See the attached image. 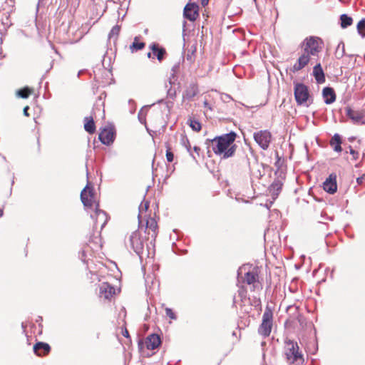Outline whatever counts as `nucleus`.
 I'll use <instances>...</instances> for the list:
<instances>
[{
	"label": "nucleus",
	"mask_w": 365,
	"mask_h": 365,
	"mask_svg": "<svg viewBox=\"0 0 365 365\" xmlns=\"http://www.w3.org/2000/svg\"><path fill=\"white\" fill-rule=\"evenodd\" d=\"M180 68V63H175L172 68V74L170 78V83H172L171 78H175V73L179 71Z\"/></svg>",
	"instance_id": "e433bc0d"
},
{
	"label": "nucleus",
	"mask_w": 365,
	"mask_h": 365,
	"mask_svg": "<svg viewBox=\"0 0 365 365\" xmlns=\"http://www.w3.org/2000/svg\"><path fill=\"white\" fill-rule=\"evenodd\" d=\"M51 347L48 344L45 342H37L34 346V351L38 356H43L49 353Z\"/></svg>",
	"instance_id": "a211bd4d"
},
{
	"label": "nucleus",
	"mask_w": 365,
	"mask_h": 365,
	"mask_svg": "<svg viewBox=\"0 0 365 365\" xmlns=\"http://www.w3.org/2000/svg\"><path fill=\"white\" fill-rule=\"evenodd\" d=\"M161 344V340L159 335L152 334L149 335L145 340V345L148 349L153 350L158 348Z\"/></svg>",
	"instance_id": "2eb2a0df"
},
{
	"label": "nucleus",
	"mask_w": 365,
	"mask_h": 365,
	"mask_svg": "<svg viewBox=\"0 0 365 365\" xmlns=\"http://www.w3.org/2000/svg\"><path fill=\"white\" fill-rule=\"evenodd\" d=\"M363 180H364V176H361V177H359V178H358L356 179V182H357V183H358L359 185L362 184V183H363Z\"/></svg>",
	"instance_id": "79ce46f5"
},
{
	"label": "nucleus",
	"mask_w": 365,
	"mask_h": 365,
	"mask_svg": "<svg viewBox=\"0 0 365 365\" xmlns=\"http://www.w3.org/2000/svg\"><path fill=\"white\" fill-rule=\"evenodd\" d=\"M145 43L143 42H138L137 41V37L135 38L134 42L132 43V45L130 46L132 51L140 50L143 48H144Z\"/></svg>",
	"instance_id": "473e14b6"
},
{
	"label": "nucleus",
	"mask_w": 365,
	"mask_h": 365,
	"mask_svg": "<svg viewBox=\"0 0 365 365\" xmlns=\"http://www.w3.org/2000/svg\"><path fill=\"white\" fill-rule=\"evenodd\" d=\"M309 60H310L309 55H308L307 53H305L304 52L303 54H302L299 56L297 62L293 66V67L292 68V72L295 73L297 71L302 70L303 68H304L308 64V63L309 62Z\"/></svg>",
	"instance_id": "dca6fc26"
},
{
	"label": "nucleus",
	"mask_w": 365,
	"mask_h": 365,
	"mask_svg": "<svg viewBox=\"0 0 365 365\" xmlns=\"http://www.w3.org/2000/svg\"><path fill=\"white\" fill-rule=\"evenodd\" d=\"M199 6L195 3H187L183 11L184 17L190 21H195L199 16Z\"/></svg>",
	"instance_id": "1a4fd4ad"
},
{
	"label": "nucleus",
	"mask_w": 365,
	"mask_h": 365,
	"mask_svg": "<svg viewBox=\"0 0 365 365\" xmlns=\"http://www.w3.org/2000/svg\"><path fill=\"white\" fill-rule=\"evenodd\" d=\"M294 94L295 100L298 105H302L306 103L309 98L308 87L304 83H294Z\"/></svg>",
	"instance_id": "423d86ee"
},
{
	"label": "nucleus",
	"mask_w": 365,
	"mask_h": 365,
	"mask_svg": "<svg viewBox=\"0 0 365 365\" xmlns=\"http://www.w3.org/2000/svg\"><path fill=\"white\" fill-rule=\"evenodd\" d=\"M81 73V71H79V72H78V76H80Z\"/></svg>",
	"instance_id": "864d4df0"
},
{
	"label": "nucleus",
	"mask_w": 365,
	"mask_h": 365,
	"mask_svg": "<svg viewBox=\"0 0 365 365\" xmlns=\"http://www.w3.org/2000/svg\"><path fill=\"white\" fill-rule=\"evenodd\" d=\"M166 315L171 319H176V315L170 308L165 309Z\"/></svg>",
	"instance_id": "4c0bfd02"
},
{
	"label": "nucleus",
	"mask_w": 365,
	"mask_h": 365,
	"mask_svg": "<svg viewBox=\"0 0 365 365\" xmlns=\"http://www.w3.org/2000/svg\"><path fill=\"white\" fill-rule=\"evenodd\" d=\"M195 52V49L192 51L191 52H188L186 56V59L190 61V63L194 61V53Z\"/></svg>",
	"instance_id": "58836bf2"
},
{
	"label": "nucleus",
	"mask_w": 365,
	"mask_h": 365,
	"mask_svg": "<svg viewBox=\"0 0 365 365\" xmlns=\"http://www.w3.org/2000/svg\"><path fill=\"white\" fill-rule=\"evenodd\" d=\"M198 88L196 84H190L185 91L183 98L188 101H192L193 98L197 94Z\"/></svg>",
	"instance_id": "4be33fe9"
},
{
	"label": "nucleus",
	"mask_w": 365,
	"mask_h": 365,
	"mask_svg": "<svg viewBox=\"0 0 365 365\" xmlns=\"http://www.w3.org/2000/svg\"><path fill=\"white\" fill-rule=\"evenodd\" d=\"M285 356L289 364L302 365L304 363L303 354L299 351L298 344L292 340L285 341Z\"/></svg>",
	"instance_id": "7ed1b4c3"
},
{
	"label": "nucleus",
	"mask_w": 365,
	"mask_h": 365,
	"mask_svg": "<svg viewBox=\"0 0 365 365\" xmlns=\"http://www.w3.org/2000/svg\"><path fill=\"white\" fill-rule=\"evenodd\" d=\"M255 2H256L257 0H253Z\"/></svg>",
	"instance_id": "6e6d98bb"
},
{
	"label": "nucleus",
	"mask_w": 365,
	"mask_h": 365,
	"mask_svg": "<svg viewBox=\"0 0 365 365\" xmlns=\"http://www.w3.org/2000/svg\"><path fill=\"white\" fill-rule=\"evenodd\" d=\"M237 134L234 131L217 136L210 140V146L216 155H222L226 159L232 157L236 150V145L233 143L235 140Z\"/></svg>",
	"instance_id": "f257e3e1"
},
{
	"label": "nucleus",
	"mask_w": 365,
	"mask_h": 365,
	"mask_svg": "<svg viewBox=\"0 0 365 365\" xmlns=\"http://www.w3.org/2000/svg\"><path fill=\"white\" fill-rule=\"evenodd\" d=\"M150 49L152 50L154 55L157 56V58L159 61H161L166 53L165 49L163 47L160 48L158 44L156 43H153L150 46Z\"/></svg>",
	"instance_id": "5701e85b"
},
{
	"label": "nucleus",
	"mask_w": 365,
	"mask_h": 365,
	"mask_svg": "<svg viewBox=\"0 0 365 365\" xmlns=\"http://www.w3.org/2000/svg\"><path fill=\"white\" fill-rule=\"evenodd\" d=\"M32 90L29 88V87H24L23 88H21L16 91V96L19 98H27L29 95L31 94Z\"/></svg>",
	"instance_id": "c85d7f7f"
},
{
	"label": "nucleus",
	"mask_w": 365,
	"mask_h": 365,
	"mask_svg": "<svg viewBox=\"0 0 365 365\" xmlns=\"http://www.w3.org/2000/svg\"><path fill=\"white\" fill-rule=\"evenodd\" d=\"M272 135L268 130H259L254 133V139L259 146L267 150L271 142Z\"/></svg>",
	"instance_id": "6e6552de"
},
{
	"label": "nucleus",
	"mask_w": 365,
	"mask_h": 365,
	"mask_svg": "<svg viewBox=\"0 0 365 365\" xmlns=\"http://www.w3.org/2000/svg\"><path fill=\"white\" fill-rule=\"evenodd\" d=\"M146 237L145 233L143 234L140 230L133 232L128 240L130 247L135 252V253L143 259V257H149L148 250H145V243Z\"/></svg>",
	"instance_id": "f03ea898"
},
{
	"label": "nucleus",
	"mask_w": 365,
	"mask_h": 365,
	"mask_svg": "<svg viewBox=\"0 0 365 365\" xmlns=\"http://www.w3.org/2000/svg\"><path fill=\"white\" fill-rule=\"evenodd\" d=\"M272 312L271 309L267 307L262 316V324L258 329V333L264 337L268 336L271 333L272 327Z\"/></svg>",
	"instance_id": "39448f33"
},
{
	"label": "nucleus",
	"mask_w": 365,
	"mask_h": 365,
	"mask_svg": "<svg viewBox=\"0 0 365 365\" xmlns=\"http://www.w3.org/2000/svg\"><path fill=\"white\" fill-rule=\"evenodd\" d=\"M353 23V19L346 14L340 16V26L342 29H346Z\"/></svg>",
	"instance_id": "bb28decb"
},
{
	"label": "nucleus",
	"mask_w": 365,
	"mask_h": 365,
	"mask_svg": "<svg viewBox=\"0 0 365 365\" xmlns=\"http://www.w3.org/2000/svg\"><path fill=\"white\" fill-rule=\"evenodd\" d=\"M138 119L141 123H145V118H143V108L140 110V111L138 113Z\"/></svg>",
	"instance_id": "a19ab883"
},
{
	"label": "nucleus",
	"mask_w": 365,
	"mask_h": 365,
	"mask_svg": "<svg viewBox=\"0 0 365 365\" xmlns=\"http://www.w3.org/2000/svg\"><path fill=\"white\" fill-rule=\"evenodd\" d=\"M188 124L194 131L198 132L202 128L201 123L195 118H190L188 120Z\"/></svg>",
	"instance_id": "c756f323"
},
{
	"label": "nucleus",
	"mask_w": 365,
	"mask_h": 365,
	"mask_svg": "<svg viewBox=\"0 0 365 365\" xmlns=\"http://www.w3.org/2000/svg\"><path fill=\"white\" fill-rule=\"evenodd\" d=\"M181 143L183 146L185 147L187 152L190 153V154L192 155V157L195 159V157L193 156V155L191 153V146L189 142V140L186 137H182L181 139Z\"/></svg>",
	"instance_id": "f704fd0d"
},
{
	"label": "nucleus",
	"mask_w": 365,
	"mask_h": 365,
	"mask_svg": "<svg viewBox=\"0 0 365 365\" xmlns=\"http://www.w3.org/2000/svg\"><path fill=\"white\" fill-rule=\"evenodd\" d=\"M346 115L352 120L354 123H364V115L362 113L354 110L349 107L346 108Z\"/></svg>",
	"instance_id": "f3484780"
},
{
	"label": "nucleus",
	"mask_w": 365,
	"mask_h": 365,
	"mask_svg": "<svg viewBox=\"0 0 365 365\" xmlns=\"http://www.w3.org/2000/svg\"><path fill=\"white\" fill-rule=\"evenodd\" d=\"M193 150L199 155V151L200 150V148L198 146H194Z\"/></svg>",
	"instance_id": "de8ad7c7"
},
{
	"label": "nucleus",
	"mask_w": 365,
	"mask_h": 365,
	"mask_svg": "<svg viewBox=\"0 0 365 365\" xmlns=\"http://www.w3.org/2000/svg\"><path fill=\"white\" fill-rule=\"evenodd\" d=\"M120 27L118 25L114 26L108 34L109 39L115 40L120 33Z\"/></svg>",
	"instance_id": "2f4dec72"
},
{
	"label": "nucleus",
	"mask_w": 365,
	"mask_h": 365,
	"mask_svg": "<svg viewBox=\"0 0 365 365\" xmlns=\"http://www.w3.org/2000/svg\"><path fill=\"white\" fill-rule=\"evenodd\" d=\"M357 31L362 38H365V18L362 19L357 24Z\"/></svg>",
	"instance_id": "7c9ffc66"
},
{
	"label": "nucleus",
	"mask_w": 365,
	"mask_h": 365,
	"mask_svg": "<svg viewBox=\"0 0 365 365\" xmlns=\"http://www.w3.org/2000/svg\"><path fill=\"white\" fill-rule=\"evenodd\" d=\"M99 140L106 145L112 144L115 139V133L112 128H105L98 135Z\"/></svg>",
	"instance_id": "9b49d317"
},
{
	"label": "nucleus",
	"mask_w": 365,
	"mask_h": 365,
	"mask_svg": "<svg viewBox=\"0 0 365 365\" xmlns=\"http://www.w3.org/2000/svg\"><path fill=\"white\" fill-rule=\"evenodd\" d=\"M175 94V92L174 91L173 93L172 92V91L170 89L168 90V95L170 96V97H173Z\"/></svg>",
	"instance_id": "49530a36"
},
{
	"label": "nucleus",
	"mask_w": 365,
	"mask_h": 365,
	"mask_svg": "<svg viewBox=\"0 0 365 365\" xmlns=\"http://www.w3.org/2000/svg\"><path fill=\"white\" fill-rule=\"evenodd\" d=\"M146 229L153 232L151 237L154 240L157 236L158 224L154 218H149L146 222Z\"/></svg>",
	"instance_id": "393cba45"
},
{
	"label": "nucleus",
	"mask_w": 365,
	"mask_h": 365,
	"mask_svg": "<svg viewBox=\"0 0 365 365\" xmlns=\"http://www.w3.org/2000/svg\"><path fill=\"white\" fill-rule=\"evenodd\" d=\"M313 75L317 83L325 82V76L320 63L317 64L313 68Z\"/></svg>",
	"instance_id": "412c9836"
},
{
	"label": "nucleus",
	"mask_w": 365,
	"mask_h": 365,
	"mask_svg": "<svg viewBox=\"0 0 365 365\" xmlns=\"http://www.w3.org/2000/svg\"><path fill=\"white\" fill-rule=\"evenodd\" d=\"M93 189L87 185L81 192V200L85 207H92Z\"/></svg>",
	"instance_id": "9d476101"
},
{
	"label": "nucleus",
	"mask_w": 365,
	"mask_h": 365,
	"mask_svg": "<svg viewBox=\"0 0 365 365\" xmlns=\"http://www.w3.org/2000/svg\"><path fill=\"white\" fill-rule=\"evenodd\" d=\"M148 56L149 58H150V56H151V53H148Z\"/></svg>",
	"instance_id": "603ef678"
},
{
	"label": "nucleus",
	"mask_w": 365,
	"mask_h": 365,
	"mask_svg": "<svg viewBox=\"0 0 365 365\" xmlns=\"http://www.w3.org/2000/svg\"><path fill=\"white\" fill-rule=\"evenodd\" d=\"M324 190L329 193L334 194L337 190L336 176L334 174H331L323 183Z\"/></svg>",
	"instance_id": "ddd939ff"
},
{
	"label": "nucleus",
	"mask_w": 365,
	"mask_h": 365,
	"mask_svg": "<svg viewBox=\"0 0 365 365\" xmlns=\"http://www.w3.org/2000/svg\"><path fill=\"white\" fill-rule=\"evenodd\" d=\"M222 99L224 101H228L231 100L232 98H231L230 96L226 94V95H225V96Z\"/></svg>",
	"instance_id": "c03bdc74"
},
{
	"label": "nucleus",
	"mask_w": 365,
	"mask_h": 365,
	"mask_svg": "<svg viewBox=\"0 0 365 365\" xmlns=\"http://www.w3.org/2000/svg\"><path fill=\"white\" fill-rule=\"evenodd\" d=\"M319 41V38L314 36L307 38L304 41V52L309 56H317L320 51Z\"/></svg>",
	"instance_id": "0eeeda50"
},
{
	"label": "nucleus",
	"mask_w": 365,
	"mask_h": 365,
	"mask_svg": "<svg viewBox=\"0 0 365 365\" xmlns=\"http://www.w3.org/2000/svg\"><path fill=\"white\" fill-rule=\"evenodd\" d=\"M344 55V43H340L338 45L337 49L335 53V56L336 58L339 59L342 58Z\"/></svg>",
	"instance_id": "72a5a7b5"
},
{
	"label": "nucleus",
	"mask_w": 365,
	"mask_h": 365,
	"mask_svg": "<svg viewBox=\"0 0 365 365\" xmlns=\"http://www.w3.org/2000/svg\"><path fill=\"white\" fill-rule=\"evenodd\" d=\"M362 176H364V178H365V173Z\"/></svg>",
	"instance_id": "5fc2aeb1"
},
{
	"label": "nucleus",
	"mask_w": 365,
	"mask_h": 365,
	"mask_svg": "<svg viewBox=\"0 0 365 365\" xmlns=\"http://www.w3.org/2000/svg\"><path fill=\"white\" fill-rule=\"evenodd\" d=\"M3 215V210H0V217Z\"/></svg>",
	"instance_id": "3c124183"
},
{
	"label": "nucleus",
	"mask_w": 365,
	"mask_h": 365,
	"mask_svg": "<svg viewBox=\"0 0 365 365\" xmlns=\"http://www.w3.org/2000/svg\"><path fill=\"white\" fill-rule=\"evenodd\" d=\"M283 182L280 179H275L269 187V191L272 194L273 199L277 197L282 190Z\"/></svg>",
	"instance_id": "aec40b11"
},
{
	"label": "nucleus",
	"mask_w": 365,
	"mask_h": 365,
	"mask_svg": "<svg viewBox=\"0 0 365 365\" xmlns=\"http://www.w3.org/2000/svg\"><path fill=\"white\" fill-rule=\"evenodd\" d=\"M245 160L252 178L260 179L264 175V165L258 162L257 157L252 152H250V155H245Z\"/></svg>",
	"instance_id": "20e7f679"
},
{
	"label": "nucleus",
	"mask_w": 365,
	"mask_h": 365,
	"mask_svg": "<svg viewBox=\"0 0 365 365\" xmlns=\"http://www.w3.org/2000/svg\"><path fill=\"white\" fill-rule=\"evenodd\" d=\"M322 95L326 104H331L336 101L334 90L331 87H325L322 90Z\"/></svg>",
	"instance_id": "6ab92c4d"
},
{
	"label": "nucleus",
	"mask_w": 365,
	"mask_h": 365,
	"mask_svg": "<svg viewBox=\"0 0 365 365\" xmlns=\"http://www.w3.org/2000/svg\"><path fill=\"white\" fill-rule=\"evenodd\" d=\"M123 335L126 338L129 337V333L126 329L124 331H123Z\"/></svg>",
	"instance_id": "a18cd8bd"
},
{
	"label": "nucleus",
	"mask_w": 365,
	"mask_h": 365,
	"mask_svg": "<svg viewBox=\"0 0 365 365\" xmlns=\"http://www.w3.org/2000/svg\"><path fill=\"white\" fill-rule=\"evenodd\" d=\"M258 275L255 272H247L245 276V282L247 284H252L257 281Z\"/></svg>",
	"instance_id": "cd10ccee"
},
{
	"label": "nucleus",
	"mask_w": 365,
	"mask_h": 365,
	"mask_svg": "<svg viewBox=\"0 0 365 365\" xmlns=\"http://www.w3.org/2000/svg\"><path fill=\"white\" fill-rule=\"evenodd\" d=\"M166 159L169 163L173 162L174 159V154L170 151V148L169 146H167Z\"/></svg>",
	"instance_id": "c9c22d12"
},
{
	"label": "nucleus",
	"mask_w": 365,
	"mask_h": 365,
	"mask_svg": "<svg viewBox=\"0 0 365 365\" xmlns=\"http://www.w3.org/2000/svg\"><path fill=\"white\" fill-rule=\"evenodd\" d=\"M115 293V288L108 282H103L100 286V296L105 299H110Z\"/></svg>",
	"instance_id": "4468645a"
},
{
	"label": "nucleus",
	"mask_w": 365,
	"mask_h": 365,
	"mask_svg": "<svg viewBox=\"0 0 365 365\" xmlns=\"http://www.w3.org/2000/svg\"><path fill=\"white\" fill-rule=\"evenodd\" d=\"M138 346L141 349L142 348V346H143V343L141 341H139L138 343Z\"/></svg>",
	"instance_id": "8fccbe9b"
},
{
	"label": "nucleus",
	"mask_w": 365,
	"mask_h": 365,
	"mask_svg": "<svg viewBox=\"0 0 365 365\" xmlns=\"http://www.w3.org/2000/svg\"><path fill=\"white\" fill-rule=\"evenodd\" d=\"M349 153L351 155H352L354 159L356 160L359 156V153L356 150H354L351 146H349Z\"/></svg>",
	"instance_id": "ea45409f"
},
{
	"label": "nucleus",
	"mask_w": 365,
	"mask_h": 365,
	"mask_svg": "<svg viewBox=\"0 0 365 365\" xmlns=\"http://www.w3.org/2000/svg\"><path fill=\"white\" fill-rule=\"evenodd\" d=\"M29 109V106H26L24 108V114L26 115V116H29V114L28 113V110Z\"/></svg>",
	"instance_id": "37998d69"
},
{
	"label": "nucleus",
	"mask_w": 365,
	"mask_h": 365,
	"mask_svg": "<svg viewBox=\"0 0 365 365\" xmlns=\"http://www.w3.org/2000/svg\"><path fill=\"white\" fill-rule=\"evenodd\" d=\"M85 130L90 134L93 133L96 131L95 123L92 117H85L84 118Z\"/></svg>",
	"instance_id": "a878e982"
},
{
	"label": "nucleus",
	"mask_w": 365,
	"mask_h": 365,
	"mask_svg": "<svg viewBox=\"0 0 365 365\" xmlns=\"http://www.w3.org/2000/svg\"><path fill=\"white\" fill-rule=\"evenodd\" d=\"M91 217L96 220L94 225L96 228H97L98 225L101 223V230H102L108 222L106 212L98 207L96 208L95 213L93 215H91Z\"/></svg>",
	"instance_id": "f8f14e48"
},
{
	"label": "nucleus",
	"mask_w": 365,
	"mask_h": 365,
	"mask_svg": "<svg viewBox=\"0 0 365 365\" xmlns=\"http://www.w3.org/2000/svg\"><path fill=\"white\" fill-rule=\"evenodd\" d=\"M330 145L333 147V149L336 152H341L342 150L341 148V138L339 134L336 133L334 135L332 138L330 140Z\"/></svg>",
	"instance_id": "b1692460"
},
{
	"label": "nucleus",
	"mask_w": 365,
	"mask_h": 365,
	"mask_svg": "<svg viewBox=\"0 0 365 365\" xmlns=\"http://www.w3.org/2000/svg\"><path fill=\"white\" fill-rule=\"evenodd\" d=\"M149 207V202H146L144 205H143V207L145 210H147Z\"/></svg>",
	"instance_id": "09e8293b"
}]
</instances>
